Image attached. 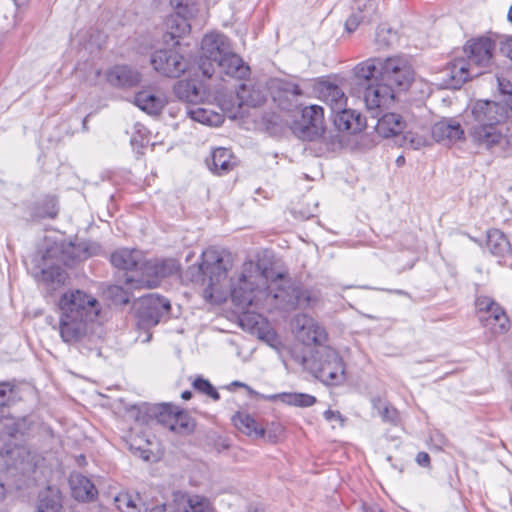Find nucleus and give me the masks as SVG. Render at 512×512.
Masks as SVG:
<instances>
[{"label": "nucleus", "mask_w": 512, "mask_h": 512, "mask_svg": "<svg viewBox=\"0 0 512 512\" xmlns=\"http://www.w3.org/2000/svg\"><path fill=\"white\" fill-rule=\"evenodd\" d=\"M233 267V257L225 250L205 249L200 260L189 266L185 277L201 284L203 298L211 304H221L231 296L237 313L254 314L256 311V263L252 260L242 264L228 281V271Z\"/></svg>", "instance_id": "f257e3e1"}, {"label": "nucleus", "mask_w": 512, "mask_h": 512, "mask_svg": "<svg viewBox=\"0 0 512 512\" xmlns=\"http://www.w3.org/2000/svg\"><path fill=\"white\" fill-rule=\"evenodd\" d=\"M258 274L265 279L263 289L258 284V307L261 302L268 312L314 309L322 302L319 289L296 285L286 268L276 270L273 266H262L258 259Z\"/></svg>", "instance_id": "f03ea898"}, {"label": "nucleus", "mask_w": 512, "mask_h": 512, "mask_svg": "<svg viewBox=\"0 0 512 512\" xmlns=\"http://www.w3.org/2000/svg\"><path fill=\"white\" fill-rule=\"evenodd\" d=\"M488 100L476 101L468 119L465 121L468 135L473 144L488 151H499L505 156H511L512 151L507 147V141L512 135V125L502 122L497 117V110H491Z\"/></svg>", "instance_id": "7ed1b4c3"}, {"label": "nucleus", "mask_w": 512, "mask_h": 512, "mask_svg": "<svg viewBox=\"0 0 512 512\" xmlns=\"http://www.w3.org/2000/svg\"><path fill=\"white\" fill-rule=\"evenodd\" d=\"M261 129L271 137H282L290 130L303 141H315L325 131L324 109L319 105L305 106L301 109V117L292 122L281 113L265 112L261 117Z\"/></svg>", "instance_id": "20e7f679"}, {"label": "nucleus", "mask_w": 512, "mask_h": 512, "mask_svg": "<svg viewBox=\"0 0 512 512\" xmlns=\"http://www.w3.org/2000/svg\"><path fill=\"white\" fill-rule=\"evenodd\" d=\"M98 250L99 247L96 244L86 241L54 244L41 255L40 259H35L41 280L45 283L63 284L67 279V274L54 263L55 258H59L67 266H72L77 261L97 254Z\"/></svg>", "instance_id": "39448f33"}, {"label": "nucleus", "mask_w": 512, "mask_h": 512, "mask_svg": "<svg viewBox=\"0 0 512 512\" xmlns=\"http://www.w3.org/2000/svg\"><path fill=\"white\" fill-rule=\"evenodd\" d=\"M353 72L366 81L369 76H376V80L383 81L396 92L407 91L414 80L415 74L409 60L398 55L386 58H368L358 63Z\"/></svg>", "instance_id": "423d86ee"}, {"label": "nucleus", "mask_w": 512, "mask_h": 512, "mask_svg": "<svg viewBox=\"0 0 512 512\" xmlns=\"http://www.w3.org/2000/svg\"><path fill=\"white\" fill-rule=\"evenodd\" d=\"M318 98L330 108V117L336 130L357 134L366 127V120L356 110L348 109L343 90L328 78L320 77L314 84Z\"/></svg>", "instance_id": "0eeeda50"}, {"label": "nucleus", "mask_w": 512, "mask_h": 512, "mask_svg": "<svg viewBox=\"0 0 512 512\" xmlns=\"http://www.w3.org/2000/svg\"><path fill=\"white\" fill-rule=\"evenodd\" d=\"M290 354L296 363L308 364L315 378L327 386H338L346 379L344 360L331 346L315 349L310 358L303 350L291 349Z\"/></svg>", "instance_id": "6e6552de"}, {"label": "nucleus", "mask_w": 512, "mask_h": 512, "mask_svg": "<svg viewBox=\"0 0 512 512\" xmlns=\"http://www.w3.org/2000/svg\"><path fill=\"white\" fill-rule=\"evenodd\" d=\"M179 271V263L173 258H153L142 263L134 274H127L125 285L131 289H153Z\"/></svg>", "instance_id": "1a4fd4ad"}, {"label": "nucleus", "mask_w": 512, "mask_h": 512, "mask_svg": "<svg viewBox=\"0 0 512 512\" xmlns=\"http://www.w3.org/2000/svg\"><path fill=\"white\" fill-rule=\"evenodd\" d=\"M256 91L254 84H241L234 98H228L225 94L219 93L216 100L223 112L230 118L239 119L247 130L255 127L254 119L256 113Z\"/></svg>", "instance_id": "9d476101"}, {"label": "nucleus", "mask_w": 512, "mask_h": 512, "mask_svg": "<svg viewBox=\"0 0 512 512\" xmlns=\"http://www.w3.org/2000/svg\"><path fill=\"white\" fill-rule=\"evenodd\" d=\"M496 34L470 37L462 46L463 58L476 69V74L491 72L496 67Z\"/></svg>", "instance_id": "9b49d317"}, {"label": "nucleus", "mask_w": 512, "mask_h": 512, "mask_svg": "<svg viewBox=\"0 0 512 512\" xmlns=\"http://www.w3.org/2000/svg\"><path fill=\"white\" fill-rule=\"evenodd\" d=\"M353 75L357 93L362 95L372 117H378L382 112V108L387 107L394 101L396 91L383 81L376 80V76H369L366 81L360 75H355L354 73Z\"/></svg>", "instance_id": "f8f14e48"}, {"label": "nucleus", "mask_w": 512, "mask_h": 512, "mask_svg": "<svg viewBox=\"0 0 512 512\" xmlns=\"http://www.w3.org/2000/svg\"><path fill=\"white\" fill-rule=\"evenodd\" d=\"M62 315L69 320H93L104 316L100 303L92 296L75 290L64 293L58 303Z\"/></svg>", "instance_id": "ddd939ff"}, {"label": "nucleus", "mask_w": 512, "mask_h": 512, "mask_svg": "<svg viewBox=\"0 0 512 512\" xmlns=\"http://www.w3.org/2000/svg\"><path fill=\"white\" fill-rule=\"evenodd\" d=\"M202 57L199 65L203 75L211 77L214 73L213 64H218L227 56L232 47L226 36L219 33H210L204 36L201 45Z\"/></svg>", "instance_id": "4468645a"}, {"label": "nucleus", "mask_w": 512, "mask_h": 512, "mask_svg": "<svg viewBox=\"0 0 512 512\" xmlns=\"http://www.w3.org/2000/svg\"><path fill=\"white\" fill-rule=\"evenodd\" d=\"M150 62L156 72L172 78L182 75L188 67L183 55L173 48L156 50Z\"/></svg>", "instance_id": "2eb2a0df"}, {"label": "nucleus", "mask_w": 512, "mask_h": 512, "mask_svg": "<svg viewBox=\"0 0 512 512\" xmlns=\"http://www.w3.org/2000/svg\"><path fill=\"white\" fill-rule=\"evenodd\" d=\"M302 95L303 91L297 83L280 79L273 92V100L282 111L301 114L303 107L298 102V98Z\"/></svg>", "instance_id": "dca6fc26"}, {"label": "nucleus", "mask_w": 512, "mask_h": 512, "mask_svg": "<svg viewBox=\"0 0 512 512\" xmlns=\"http://www.w3.org/2000/svg\"><path fill=\"white\" fill-rule=\"evenodd\" d=\"M134 308L139 320H160L168 317L170 302L163 297L150 294L138 300Z\"/></svg>", "instance_id": "f3484780"}, {"label": "nucleus", "mask_w": 512, "mask_h": 512, "mask_svg": "<svg viewBox=\"0 0 512 512\" xmlns=\"http://www.w3.org/2000/svg\"><path fill=\"white\" fill-rule=\"evenodd\" d=\"M475 69L463 58L456 57L447 63L443 73L445 83L451 89H459L476 74Z\"/></svg>", "instance_id": "a211bd4d"}, {"label": "nucleus", "mask_w": 512, "mask_h": 512, "mask_svg": "<svg viewBox=\"0 0 512 512\" xmlns=\"http://www.w3.org/2000/svg\"><path fill=\"white\" fill-rule=\"evenodd\" d=\"M295 339L305 347H326L328 332L322 322H302L295 328Z\"/></svg>", "instance_id": "6ab92c4d"}, {"label": "nucleus", "mask_w": 512, "mask_h": 512, "mask_svg": "<svg viewBox=\"0 0 512 512\" xmlns=\"http://www.w3.org/2000/svg\"><path fill=\"white\" fill-rule=\"evenodd\" d=\"M141 78L140 72L128 65H116L106 72L107 82L117 88L134 87Z\"/></svg>", "instance_id": "aec40b11"}, {"label": "nucleus", "mask_w": 512, "mask_h": 512, "mask_svg": "<svg viewBox=\"0 0 512 512\" xmlns=\"http://www.w3.org/2000/svg\"><path fill=\"white\" fill-rule=\"evenodd\" d=\"M431 134L437 142L455 143L464 139V130L454 118H443L431 128Z\"/></svg>", "instance_id": "412c9836"}, {"label": "nucleus", "mask_w": 512, "mask_h": 512, "mask_svg": "<svg viewBox=\"0 0 512 512\" xmlns=\"http://www.w3.org/2000/svg\"><path fill=\"white\" fill-rule=\"evenodd\" d=\"M474 308L478 320H500L501 317H504L505 320H509L502 305L490 296L476 295Z\"/></svg>", "instance_id": "4be33fe9"}, {"label": "nucleus", "mask_w": 512, "mask_h": 512, "mask_svg": "<svg viewBox=\"0 0 512 512\" xmlns=\"http://www.w3.org/2000/svg\"><path fill=\"white\" fill-rule=\"evenodd\" d=\"M144 255L140 250L121 248L111 254L110 260L114 267L134 274L142 263Z\"/></svg>", "instance_id": "5701e85b"}, {"label": "nucleus", "mask_w": 512, "mask_h": 512, "mask_svg": "<svg viewBox=\"0 0 512 512\" xmlns=\"http://www.w3.org/2000/svg\"><path fill=\"white\" fill-rule=\"evenodd\" d=\"M134 103L148 114H159L167 104V97L162 92L143 90L135 95Z\"/></svg>", "instance_id": "b1692460"}, {"label": "nucleus", "mask_w": 512, "mask_h": 512, "mask_svg": "<svg viewBox=\"0 0 512 512\" xmlns=\"http://www.w3.org/2000/svg\"><path fill=\"white\" fill-rule=\"evenodd\" d=\"M376 118V132L384 138L396 136L402 133L405 128V122L400 114L384 113L379 114Z\"/></svg>", "instance_id": "393cba45"}, {"label": "nucleus", "mask_w": 512, "mask_h": 512, "mask_svg": "<svg viewBox=\"0 0 512 512\" xmlns=\"http://www.w3.org/2000/svg\"><path fill=\"white\" fill-rule=\"evenodd\" d=\"M174 94L181 101L197 104L201 102L205 93L196 80H180L173 87Z\"/></svg>", "instance_id": "a878e982"}, {"label": "nucleus", "mask_w": 512, "mask_h": 512, "mask_svg": "<svg viewBox=\"0 0 512 512\" xmlns=\"http://www.w3.org/2000/svg\"><path fill=\"white\" fill-rule=\"evenodd\" d=\"M69 484L72 496L77 501H89L97 495L94 484L85 476L75 473L70 476Z\"/></svg>", "instance_id": "bb28decb"}, {"label": "nucleus", "mask_w": 512, "mask_h": 512, "mask_svg": "<svg viewBox=\"0 0 512 512\" xmlns=\"http://www.w3.org/2000/svg\"><path fill=\"white\" fill-rule=\"evenodd\" d=\"M236 165L232 152L223 147L213 150L211 161L208 163L209 169L217 174L222 175L231 171Z\"/></svg>", "instance_id": "cd10ccee"}, {"label": "nucleus", "mask_w": 512, "mask_h": 512, "mask_svg": "<svg viewBox=\"0 0 512 512\" xmlns=\"http://www.w3.org/2000/svg\"><path fill=\"white\" fill-rule=\"evenodd\" d=\"M258 398H264L271 401H280L290 406L302 408L310 407L316 402V398L313 395L297 392H283L269 396L261 395L258 393Z\"/></svg>", "instance_id": "c85d7f7f"}, {"label": "nucleus", "mask_w": 512, "mask_h": 512, "mask_svg": "<svg viewBox=\"0 0 512 512\" xmlns=\"http://www.w3.org/2000/svg\"><path fill=\"white\" fill-rule=\"evenodd\" d=\"M510 245V241L501 230L493 228L487 231L485 247L497 261L501 260L505 252L510 251Z\"/></svg>", "instance_id": "c756f323"}, {"label": "nucleus", "mask_w": 512, "mask_h": 512, "mask_svg": "<svg viewBox=\"0 0 512 512\" xmlns=\"http://www.w3.org/2000/svg\"><path fill=\"white\" fill-rule=\"evenodd\" d=\"M223 73L228 76L242 79L249 73V67L246 66L243 60L231 51L227 56L223 57L218 64H216Z\"/></svg>", "instance_id": "7c9ffc66"}, {"label": "nucleus", "mask_w": 512, "mask_h": 512, "mask_svg": "<svg viewBox=\"0 0 512 512\" xmlns=\"http://www.w3.org/2000/svg\"><path fill=\"white\" fill-rule=\"evenodd\" d=\"M194 17L195 16H188L174 11L166 21L167 35H169L171 39L182 38L188 35L191 31L189 20Z\"/></svg>", "instance_id": "2f4dec72"}, {"label": "nucleus", "mask_w": 512, "mask_h": 512, "mask_svg": "<svg viewBox=\"0 0 512 512\" xmlns=\"http://www.w3.org/2000/svg\"><path fill=\"white\" fill-rule=\"evenodd\" d=\"M54 328L59 330L62 340L66 343L81 341L88 334L87 322H58V326Z\"/></svg>", "instance_id": "473e14b6"}, {"label": "nucleus", "mask_w": 512, "mask_h": 512, "mask_svg": "<svg viewBox=\"0 0 512 512\" xmlns=\"http://www.w3.org/2000/svg\"><path fill=\"white\" fill-rule=\"evenodd\" d=\"M186 113L193 121L210 127H218L224 121L222 113L216 112L210 108L188 107Z\"/></svg>", "instance_id": "72a5a7b5"}, {"label": "nucleus", "mask_w": 512, "mask_h": 512, "mask_svg": "<svg viewBox=\"0 0 512 512\" xmlns=\"http://www.w3.org/2000/svg\"><path fill=\"white\" fill-rule=\"evenodd\" d=\"M372 405L379 411L384 422L397 425L400 421L398 410L387 402L382 401L380 397L372 399Z\"/></svg>", "instance_id": "f704fd0d"}, {"label": "nucleus", "mask_w": 512, "mask_h": 512, "mask_svg": "<svg viewBox=\"0 0 512 512\" xmlns=\"http://www.w3.org/2000/svg\"><path fill=\"white\" fill-rule=\"evenodd\" d=\"M117 508L122 512H141L143 503L139 495L120 493L114 499Z\"/></svg>", "instance_id": "c9c22d12"}, {"label": "nucleus", "mask_w": 512, "mask_h": 512, "mask_svg": "<svg viewBox=\"0 0 512 512\" xmlns=\"http://www.w3.org/2000/svg\"><path fill=\"white\" fill-rule=\"evenodd\" d=\"M232 421L241 433L247 436H253L256 433V421L252 415L239 411L232 417Z\"/></svg>", "instance_id": "e433bc0d"}, {"label": "nucleus", "mask_w": 512, "mask_h": 512, "mask_svg": "<svg viewBox=\"0 0 512 512\" xmlns=\"http://www.w3.org/2000/svg\"><path fill=\"white\" fill-rule=\"evenodd\" d=\"M171 422L169 430L178 434H188L194 429L193 420L187 413L180 411L179 409H177Z\"/></svg>", "instance_id": "4c0bfd02"}, {"label": "nucleus", "mask_w": 512, "mask_h": 512, "mask_svg": "<svg viewBox=\"0 0 512 512\" xmlns=\"http://www.w3.org/2000/svg\"><path fill=\"white\" fill-rule=\"evenodd\" d=\"M284 436V427L281 423L273 421L265 428H258V438H264L270 443L279 442Z\"/></svg>", "instance_id": "58836bf2"}, {"label": "nucleus", "mask_w": 512, "mask_h": 512, "mask_svg": "<svg viewBox=\"0 0 512 512\" xmlns=\"http://www.w3.org/2000/svg\"><path fill=\"white\" fill-rule=\"evenodd\" d=\"M177 409V407L168 404H161L152 410L151 416L154 417L159 424L169 429Z\"/></svg>", "instance_id": "ea45409f"}, {"label": "nucleus", "mask_w": 512, "mask_h": 512, "mask_svg": "<svg viewBox=\"0 0 512 512\" xmlns=\"http://www.w3.org/2000/svg\"><path fill=\"white\" fill-rule=\"evenodd\" d=\"M487 105L491 110H497V117L505 123L506 120H510L512 125V96L500 101L488 100Z\"/></svg>", "instance_id": "a19ab883"}, {"label": "nucleus", "mask_w": 512, "mask_h": 512, "mask_svg": "<svg viewBox=\"0 0 512 512\" xmlns=\"http://www.w3.org/2000/svg\"><path fill=\"white\" fill-rule=\"evenodd\" d=\"M258 341L264 342L278 353H281L284 348L280 336L273 329H264L258 326Z\"/></svg>", "instance_id": "79ce46f5"}, {"label": "nucleus", "mask_w": 512, "mask_h": 512, "mask_svg": "<svg viewBox=\"0 0 512 512\" xmlns=\"http://www.w3.org/2000/svg\"><path fill=\"white\" fill-rule=\"evenodd\" d=\"M175 512H213V507L207 498L194 495L187 500L183 510Z\"/></svg>", "instance_id": "37998d69"}, {"label": "nucleus", "mask_w": 512, "mask_h": 512, "mask_svg": "<svg viewBox=\"0 0 512 512\" xmlns=\"http://www.w3.org/2000/svg\"><path fill=\"white\" fill-rule=\"evenodd\" d=\"M395 37L396 32L386 24H381L376 29L375 42L379 49H386L390 47Z\"/></svg>", "instance_id": "c03bdc74"}, {"label": "nucleus", "mask_w": 512, "mask_h": 512, "mask_svg": "<svg viewBox=\"0 0 512 512\" xmlns=\"http://www.w3.org/2000/svg\"><path fill=\"white\" fill-rule=\"evenodd\" d=\"M104 294L107 299L116 305L127 304L130 298L128 291L119 285H110Z\"/></svg>", "instance_id": "a18cd8bd"}, {"label": "nucleus", "mask_w": 512, "mask_h": 512, "mask_svg": "<svg viewBox=\"0 0 512 512\" xmlns=\"http://www.w3.org/2000/svg\"><path fill=\"white\" fill-rule=\"evenodd\" d=\"M170 5L177 13L196 16L198 13V0H170Z\"/></svg>", "instance_id": "49530a36"}, {"label": "nucleus", "mask_w": 512, "mask_h": 512, "mask_svg": "<svg viewBox=\"0 0 512 512\" xmlns=\"http://www.w3.org/2000/svg\"><path fill=\"white\" fill-rule=\"evenodd\" d=\"M193 387L195 390L210 396L214 400H218L220 398L219 393L211 385V383L202 377H197L194 380Z\"/></svg>", "instance_id": "de8ad7c7"}, {"label": "nucleus", "mask_w": 512, "mask_h": 512, "mask_svg": "<svg viewBox=\"0 0 512 512\" xmlns=\"http://www.w3.org/2000/svg\"><path fill=\"white\" fill-rule=\"evenodd\" d=\"M362 11L353 12L345 21L344 29L348 33H353L357 30L360 23L362 22Z\"/></svg>", "instance_id": "09e8293b"}, {"label": "nucleus", "mask_w": 512, "mask_h": 512, "mask_svg": "<svg viewBox=\"0 0 512 512\" xmlns=\"http://www.w3.org/2000/svg\"><path fill=\"white\" fill-rule=\"evenodd\" d=\"M13 389L8 383H0V409L4 412L5 406L10 401Z\"/></svg>", "instance_id": "8fccbe9b"}, {"label": "nucleus", "mask_w": 512, "mask_h": 512, "mask_svg": "<svg viewBox=\"0 0 512 512\" xmlns=\"http://www.w3.org/2000/svg\"><path fill=\"white\" fill-rule=\"evenodd\" d=\"M404 139L408 141L410 147L415 150L420 149L421 147H424L427 144V140L425 137L413 134L412 132L406 133Z\"/></svg>", "instance_id": "3c124183"}, {"label": "nucleus", "mask_w": 512, "mask_h": 512, "mask_svg": "<svg viewBox=\"0 0 512 512\" xmlns=\"http://www.w3.org/2000/svg\"><path fill=\"white\" fill-rule=\"evenodd\" d=\"M430 442H431V445L436 450H442L445 446L448 445V439L446 438V436L443 433H441L439 431H435V432L431 433Z\"/></svg>", "instance_id": "603ef678"}, {"label": "nucleus", "mask_w": 512, "mask_h": 512, "mask_svg": "<svg viewBox=\"0 0 512 512\" xmlns=\"http://www.w3.org/2000/svg\"><path fill=\"white\" fill-rule=\"evenodd\" d=\"M324 419L329 423H338L343 426L345 423V417L338 410L327 409L323 413Z\"/></svg>", "instance_id": "864d4df0"}, {"label": "nucleus", "mask_w": 512, "mask_h": 512, "mask_svg": "<svg viewBox=\"0 0 512 512\" xmlns=\"http://www.w3.org/2000/svg\"><path fill=\"white\" fill-rule=\"evenodd\" d=\"M499 51L512 61V36H507L500 41Z\"/></svg>", "instance_id": "5fc2aeb1"}, {"label": "nucleus", "mask_w": 512, "mask_h": 512, "mask_svg": "<svg viewBox=\"0 0 512 512\" xmlns=\"http://www.w3.org/2000/svg\"><path fill=\"white\" fill-rule=\"evenodd\" d=\"M498 81V88L500 93L503 96V99H506L508 97H512V84L509 80L504 78H497Z\"/></svg>", "instance_id": "6e6d98bb"}, {"label": "nucleus", "mask_w": 512, "mask_h": 512, "mask_svg": "<svg viewBox=\"0 0 512 512\" xmlns=\"http://www.w3.org/2000/svg\"><path fill=\"white\" fill-rule=\"evenodd\" d=\"M159 322H136L137 329L139 330H145L146 335L145 337L141 338V335L137 337V340L141 341L142 343H147L151 339L152 334L149 332L151 326L158 324Z\"/></svg>", "instance_id": "4d7b16f0"}, {"label": "nucleus", "mask_w": 512, "mask_h": 512, "mask_svg": "<svg viewBox=\"0 0 512 512\" xmlns=\"http://www.w3.org/2000/svg\"><path fill=\"white\" fill-rule=\"evenodd\" d=\"M416 463L422 467H430L431 459L427 452H418L415 458Z\"/></svg>", "instance_id": "13d9d810"}, {"label": "nucleus", "mask_w": 512, "mask_h": 512, "mask_svg": "<svg viewBox=\"0 0 512 512\" xmlns=\"http://www.w3.org/2000/svg\"><path fill=\"white\" fill-rule=\"evenodd\" d=\"M361 508L363 512H384L383 508L377 503L364 502Z\"/></svg>", "instance_id": "bf43d9fd"}, {"label": "nucleus", "mask_w": 512, "mask_h": 512, "mask_svg": "<svg viewBox=\"0 0 512 512\" xmlns=\"http://www.w3.org/2000/svg\"><path fill=\"white\" fill-rule=\"evenodd\" d=\"M499 264L505 265L512 268V246L510 245V251L505 252L501 260H498Z\"/></svg>", "instance_id": "052dcab7"}, {"label": "nucleus", "mask_w": 512, "mask_h": 512, "mask_svg": "<svg viewBox=\"0 0 512 512\" xmlns=\"http://www.w3.org/2000/svg\"><path fill=\"white\" fill-rule=\"evenodd\" d=\"M381 291H387L389 293H394L397 295H407L408 293L402 289H380Z\"/></svg>", "instance_id": "680f3d73"}, {"label": "nucleus", "mask_w": 512, "mask_h": 512, "mask_svg": "<svg viewBox=\"0 0 512 512\" xmlns=\"http://www.w3.org/2000/svg\"><path fill=\"white\" fill-rule=\"evenodd\" d=\"M395 163L398 167H401L405 164V157L403 155H399L396 160H395Z\"/></svg>", "instance_id": "e2e57ef3"}, {"label": "nucleus", "mask_w": 512, "mask_h": 512, "mask_svg": "<svg viewBox=\"0 0 512 512\" xmlns=\"http://www.w3.org/2000/svg\"><path fill=\"white\" fill-rule=\"evenodd\" d=\"M511 322H501L499 328L502 332L507 331L510 327Z\"/></svg>", "instance_id": "0e129e2a"}, {"label": "nucleus", "mask_w": 512, "mask_h": 512, "mask_svg": "<svg viewBox=\"0 0 512 512\" xmlns=\"http://www.w3.org/2000/svg\"><path fill=\"white\" fill-rule=\"evenodd\" d=\"M182 399L189 400L192 397V393L190 391H184L181 394Z\"/></svg>", "instance_id": "69168bd1"}, {"label": "nucleus", "mask_w": 512, "mask_h": 512, "mask_svg": "<svg viewBox=\"0 0 512 512\" xmlns=\"http://www.w3.org/2000/svg\"><path fill=\"white\" fill-rule=\"evenodd\" d=\"M508 21L512 24V5L510 6L507 14Z\"/></svg>", "instance_id": "338daca9"}, {"label": "nucleus", "mask_w": 512, "mask_h": 512, "mask_svg": "<svg viewBox=\"0 0 512 512\" xmlns=\"http://www.w3.org/2000/svg\"><path fill=\"white\" fill-rule=\"evenodd\" d=\"M510 140L507 141V147L510 149V151H512V134L510 135Z\"/></svg>", "instance_id": "774afa93"}]
</instances>
